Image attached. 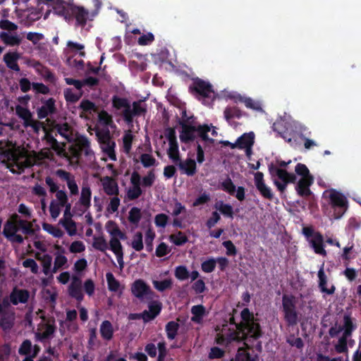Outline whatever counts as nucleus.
<instances>
[{
	"instance_id": "20e7f679",
	"label": "nucleus",
	"mask_w": 361,
	"mask_h": 361,
	"mask_svg": "<svg viewBox=\"0 0 361 361\" xmlns=\"http://www.w3.org/2000/svg\"><path fill=\"white\" fill-rule=\"evenodd\" d=\"M210 127L207 125H185L183 126V130H181L180 139L182 142L185 144L193 142L195 140V133H197L198 136L204 142L214 143V140L208 136V133L210 131Z\"/></svg>"
},
{
	"instance_id": "3c124183",
	"label": "nucleus",
	"mask_w": 361,
	"mask_h": 361,
	"mask_svg": "<svg viewBox=\"0 0 361 361\" xmlns=\"http://www.w3.org/2000/svg\"><path fill=\"white\" fill-rule=\"evenodd\" d=\"M168 155L172 161L175 164H177L178 161H180V159L178 143H174L172 145H169V148L168 149Z\"/></svg>"
},
{
	"instance_id": "39448f33",
	"label": "nucleus",
	"mask_w": 361,
	"mask_h": 361,
	"mask_svg": "<svg viewBox=\"0 0 361 361\" xmlns=\"http://www.w3.org/2000/svg\"><path fill=\"white\" fill-rule=\"evenodd\" d=\"M247 333L244 332L243 330H235L234 329H229L226 333H219L216 334L215 341L218 345L228 346L233 342L242 343L248 350L252 349L251 345H248L246 341H250L252 338L247 335Z\"/></svg>"
},
{
	"instance_id": "a19ab883",
	"label": "nucleus",
	"mask_w": 361,
	"mask_h": 361,
	"mask_svg": "<svg viewBox=\"0 0 361 361\" xmlns=\"http://www.w3.org/2000/svg\"><path fill=\"white\" fill-rule=\"evenodd\" d=\"M17 113L20 118L24 121V126L28 127L30 123L33 121L32 114L29 109L25 108L19 107L17 109Z\"/></svg>"
},
{
	"instance_id": "f8f14e48",
	"label": "nucleus",
	"mask_w": 361,
	"mask_h": 361,
	"mask_svg": "<svg viewBox=\"0 0 361 361\" xmlns=\"http://www.w3.org/2000/svg\"><path fill=\"white\" fill-rule=\"evenodd\" d=\"M56 175L62 180L66 181L67 186L71 195H78L79 188L75 180L74 176H73L70 172H68L63 169L56 170Z\"/></svg>"
},
{
	"instance_id": "9d476101",
	"label": "nucleus",
	"mask_w": 361,
	"mask_h": 361,
	"mask_svg": "<svg viewBox=\"0 0 361 361\" xmlns=\"http://www.w3.org/2000/svg\"><path fill=\"white\" fill-rule=\"evenodd\" d=\"M189 92L198 99L211 98L214 94L212 85L199 78L193 80L189 86Z\"/></svg>"
},
{
	"instance_id": "de8ad7c7",
	"label": "nucleus",
	"mask_w": 361,
	"mask_h": 361,
	"mask_svg": "<svg viewBox=\"0 0 361 361\" xmlns=\"http://www.w3.org/2000/svg\"><path fill=\"white\" fill-rule=\"evenodd\" d=\"M79 108L84 113L92 114L97 110L95 104L89 99H82L80 104Z\"/></svg>"
},
{
	"instance_id": "1a4fd4ad",
	"label": "nucleus",
	"mask_w": 361,
	"mask_h": 361,
	"mask_svg": "<svg viewBox=\"0 0 361 361\" xmlns=\"http://www.w3.org/2000/svg\"><path fill=\"white\" fill-rule=\"evenodd\" d=\"M282 310L284 319L288 326L297 324L298 313L296 310L295 299L292 295L284 294L282 297Z\"/></svg>"
},
{
	"instance_id": "bb28decb",
	"label": "nucleus",
	"mask_w": 361,
	"mask_h": 361,
	"mask_svg": "<svg viewBox=\"0 0 361 361\" xmlns=\"http://www.w3.org/2000/svg\"><path fill=\"white\" fill-rule=\"evenodd\" d=\"M91 196L92 192L90 188L82 187L80 197L79 199V203L85 207V209L82 211V214H83L91 206Z\"/></svg>"
},
{
	"instance_id": "bf43d9fd",
	"label": "nucleus",
	"mask_w": 361,
	"mask_h": 361,
	"mask_svg": "<svg viewBox=\"0 0 361 361\" xmlns=\"http://www.w3.org/2000/svg\"><path fill=\"white\" fill-rule=\"evenodd\" d=\"M216 261L214 258H209L201 264V269L204 273H212L216 268Z\"/></svg>"
},
{
	"instance_id": "680f3d73",
	"label": "nucleus",
	"mask_w": 361,
	"mask_h": 361,
	"mask_svg": "<svg viewBox=\"0 0 361 361\" xmlns=\"http://www.w3.org/2000/svg\"><path fill=\"white\" fill-rule=\"evenodd\" d=\"M140 161L144 167L149 168L150 166H152L156 163L155 158L147 153H144L140 155Z\"/></svg>"
},
{
	"instance_id": "b1692460",
	"label": "nucleus",
	"mask_w": 361,
	"mask_h": 361,
	"mask_svg": "<svg viewBox=\"0 0 361 361\" xmlns=\"http://www.w3.org/2000/svg\"><path fill=\"white\" fill-rule=\"evenodd\" d=\"M111 250L116 255L118 262L121 267L123 266V247L118 238L111 237L109 242Z\"/></svg>"
},
{
	"instance_id": "4c0bfd02",
	"label": "nucleus",
	"mask_w": 361,
	"mask_h": 361,
	"mask_svg": "<svg viewBox=\"0 0 361 361\" xmlns=\"http://www.w3.org/2000/svg\"><path fill=\"white\" fill-rule=\"evenodd\" d=\"M60 224L63 225L65 229L67 231L69 235L72 236L75 235L76 233V224L72 220L70 216L66 219H62L60 220Z\"/></svg>"
},
{
	"instance_id": "a211bd4d",
	"label": "nucleus",
	"mask_w": 361,
	"mask_h": 361,
	"mask_svg": "<svg viewBox=\"0 0 361 361\" xmlns=\"http://www.w3.org/2000/svg\"><path fill=\"white\" fill-rule=\"evenodd\" d=\"M176 165L188 176H193L197 172V164L194 159L188 158L183 161L180 159Z\"/></svg>"
},
{
	"instance_id": "2f4dec72",
	"label": "nucleus",
	"mask_w": 361,
	"mask_h": 361,
	"mask_svg": "<svg viewBox=\"0 0 361 361\" xmlns=\"http://www.w3.org/2000/svg\"><path fill=\"white\" fill-rule=\"evenodd\" d=\"M106 229L109 234L114 238H119V239L125 240L126 235L125 233L122 232L116 222L114 221H108L106 224Z\"/></svg>"
},
{
	"instance_id": "79ce46f5",
	"label": "nucleus",
	"mask_w": 361,
	"mask_h": 361,
	"mask_svg": "<svg viewBox=\"0 0 361 361\" xmlns=\"http://www.w3.org/2000/svg\"><path fill=\"white\" fill-rule=\"evenodd\" d=\"M64 97L67 102L75 103L82 96L83 92L74 93L71 88H67L64 90Z\"/></svg>"
},
{
	"instance_id": "7c9ffc66",
	"label": "nucleus",
	"mask_w": 361,
	"mask_h": 361,
	"mask_svg": "<svg viewBox=\"0 0 361 361\" xmlns=\"http://www.w3.org/2000/svg\"><path fill=\"white\" fill-rule=\"evenodd\" d=\"M245 114L237 106H227L224 111V118L228 122L233 118H240Z\"/></svg>"
},
{
	"instance_id": "dca6fc26",
	"label": "nucleus",
	"mask_w": 361,
	"mask_h": 361,
	"mask_svg": "<svg viewBox=\"0 0 361 361\" xmlns=\"http://www.w3.org/2000/svg\"><path fill=\"white\" fill-rule=\"evenodd\" d=\"M30 298V293L26 289L13 288L10 294L11 302L17 305L18 303H26Z\"/></svg>"
},
{
	"instance_id": "a18cd8bd",
	"label": "nucleus",
	"mask_w": 361,
	"mask_h": 361,
	"mask_svg": "<svg viewBox=\"0 0 361 361\" xmlns=\"http://www.w3.org/2000/svg\"><path fill=\"white\" fill-rule=\"evenodd\" d=\"M256 188L264 199L270 201L274 199V193L272 192L271 188L267 185L265 183L257 186Z\"/></svg>"
},
{
	"instance_id": "c9c22d12",
	"label": "nucleus",
	"mask_w": 361,
	"mask_h": 361,
	"mask_svg": "<svg viewBox=\"0 0 361 361\" xmlns=\"http://www.w3.org/2000/svg\"><path fill=\"white\" fill-rule=\"evenodd\" d=\"M169 240L176 246H182L188 241L187 235L182 231H178L169 236Z\"/></svg>"
},
{
	"instance_id": "4d7b16f0",
	"label": "nucleus",
	"mask_w": 361,
	"mask_h": 361,
	"mask_svg": "<svg viewBox=\"0 0 361 361\" xmlns=\"http://www.w3.org/2000/svg\"><path fill=\"white\" fill-rule=\"evenodd\" d=\"M175 276L180 281H184L190 276L189 271L185 266L180 265L176 267Z\"/></svg>"
},
{
	"instance_id": "7ed1b4c3",
	"label": "nucleus",
	"mask_w": 361,
	"mask_h": 361,
	"mask_svg": "<svg viewBox=\"0 0 361 361\" xmlns=\"http://www.w3.org/2000/svg\"><path fill=\"white\" fill-rule=\"evenodd\" d=\"M242 321L237 324L238 330L247 333L252 340H257L262 336V330L258 319L254 317L248 308H244L240 312Z\"/></svg>"
},
{
	"instance_id": "0e129e2a",
	"label": "nucleus",
	"mask_w": 361,
	"mask_h": 361,
	"mask_svg": "<svg viewBox=\"0 0 361 361\" xmlns=\"http://www.w3.org/2000/svg\"><path fill=\"white\" fill-rule=\"evenodd\" d=\"M295 171L298 176H300L301 178H307L310 177H313L310 174V171H309L308 168L307 167V166L304 164L298 163L295 166Z\"/></svg>"
},
{
	"instance_id": "ea45409f",
	"label": "nucleus",
	"mask_w": 361,
	"mask_h": 361,
	"mask_svg": "<svg viewBox=\"0 0 361 361\" xmlns=\"http://www.w3.org/2000/svg\"><path fill=\"white\" fill-rule=\"evenodd\" d=\"M153 286L155 289L159 292H164L167 289L172 288L173 281L171 279H166L163 281H153Z\"/></svg>"
},
{
	"instance_id": "c756f323",
	"label": "nucleus",
	"mask_w": 361,
	"mask_h": 361,
	"mask_svg": "<svg viewBox=\"0 0 361 361\" xmlns=\"http://www.w3.org/2000/svg\"><path fill=\"white\" fill-rule=\"evenodd\" d=\"M75 145L81 149L84 152L85 156H89L93 153L90 148V142L85 135H79L76 138Z\"/></svg>"
},
{
	"instance_id": "f03ea898",
	"label": "nucleus",
	"mask_w": 361,
	"mask_h": 361,
	"mask_svg": "<svg viewBox=\"0 0 361 361\" xmlns=\"http://www.w3.org/2000/svg\"><path fill=\"white\" fill-rule=\"evenodd\" d=\"M112 106L116 110H121V115L125 122L130 125L133 123L135 117L144 116L147 113L146 104L142 100L133 102L130 104L127 98L120 97L116 95L112 97Z\"/></svg>"
},
{
	"instance_id": "09e8293b",
	"label": "nucleus",
	"mask_w": 361,
	"mask_h": 361,
	"mask_svg": "<svg viewBox=\"0 0 361 361\" xmlns=\"http://www.w3.org/2000/svg\"><path fill=\"white\" fill-rule=\"evenodd\" d=\"M106 279L109 290L110 291L116 292L120 287V283L115 279L114 274L111 272L106 273Z\"/></svg>"
},
{
	"instance_id": "5701e85b",
	"label": "nucleus",
	"mask_w": 361,
	"mask_h": 361,
	"mask_svg": "<svg viewBox=\"0 0 361 361\" xmlns=\"http://www.w3.org/2000/svg\"><path fill=\"white\" fill-rule=\"evenodd\" d=\"M254 138L255 135L252 132L243 134L236 140L238 148L245 149L247 152H248L254 144Z\"/></svg>"
},
{
	"instance_id": "0eeeda50",
	"label": "nucleus",
	"mask_w": 361,
	"mask_h": 361,
	"mask_svg": "<svg viewBox=\"0 0 361 361\" xmlns=\"http://www.w3.org/2000/svg\"><path fill=\"white\" fill-rule=\"evenodd\" d=\"M329 204L333 210L332 217L335 219H341L348 207L346 197L343 193L334 189L330 191Z\"/></svg>"
},
{
	"instance_id": "6e6d98bb",
	"label": "nucleus",
	"mask_w": 361,
	"mask_h": 361,
	"mask_svg": "<svg viewBox=\"0 0 361 361\" xmlns=\"http://www.w3.org/2000/svg\"><path fill=\"white\" fill-rule=\"evenodd\" d=\"M133 140V135L130 133V131H128V133H125V135L123 137V151L128 154L132 148V144Z\"/></svg>"
},
{
	"instance_id": "c85d7f7f",
	"label": "nucleus",
	"mask_w": 361,
	"mask_h": 361,
	"mask_svg": "<svg viewBox=\"0 0 361 361\" xmlns=\"http://www.w3.org/2000/svg\"><path fill=\"white\" fill-rule=\"evenodd\" d=\"M206 309L202 305H194L191 308L192 317L191 321L196 324H201L204 316L205 315Z\"/></svg>"
},
{
	"instance_id": "c03bdc74",
	"label": "nucleus",
	"mask_w": 361,
	"mask_h": 361,
	"mask_svg": "<svg viewBox=\"0 0 361 361\" xmlns=\"http://www.w3.org/2000/svg\"><path fill=\"white\" fill-rule=\"evenodd\" d=\"M142 193L143 191L141 188V186H132L127 190L126 197L128 200H135L139 198Z\"/></svg>"
},
{
	"instance_id": "13d9d810",
	"label": "nucleus",
	"mask_w": 361,
	"mask_h": 361,
	"mask_svg": "<svg viewBox=\"0 0 361 361\" xmlns=\"http://www.w3.org/2000/svg\"><path fill=\"white\" fill-rule=\"evenodd\" d=\"M155 238V233L149 228L145 233V245L147 252H152L153 250V240Z\"/></svg>"
},
{
	"instance_id": "72a5a7b5",
	"label": "nucleus",
	"mask_w": 361,
	"mask_h": 361,
	"mask_svg": "<svg viewBox=\"0 0 361 361\" xmlns=\"http://www.w3.org/2000/svg\"><path fill=\"white\" fill-rule=\"evenodd\" d=\"M103 152L107 154V156L109 157L111 160L116 161V152L114 150V148L116 147V143L111 138L109 140L106 142H105L103 145H101Z\"/></svg>"
},
{
	"instance_id": "cd10ccee",
	"label": "nucleus",
	"mask_w": 361,
	"mask_h": 361,
	"mask_svg": "<svg viewBox=\"0 0 361 361\" xmlns=\"http://www.w3.org/2000/svg\"><path fill=\"white\" fill-rule=\"evenodd\" d=\"M99 332L103 339L106 341L111 340L114 336L112 324L108 320H104L100 325Z\"/></svg>"
},
{
	"instance_id": "4be33fe9",
	"label": "nucleus",
	"mask_w": 361,
	"mask_h": 361,
	"mask_svg": "<svg viewBox=\"0 0 361 361\" xmlns=\"http://www.w3.org/2000/svg\"><path fill=\"white\" fill-rule=\"evenodd\" d=\"M318 278H319V288L322 293H325L328 295H333L335 292L336 288L334 285L331 286V288H326L327 284V277L325 274L324 269V264L321 266L319 270L318 271Z\"/></svg>"
},
{
	"instance_id": "473e14b6",
	"label": "nucleus",
	"mask_w": 361,
	"mask_h": 361,
	"mask_svg": "<svg viewBox=\"0 0 361 361\" xmlns=\"http://www.w3.org/2000/svg\"><path fill=\"white\" fill-rule=\"evenodd\" d=\"M214 208L224 216L233 219V209L231 204H226L223 201H218L215 203Z\"/></svg>"
},
{
	"instance_id": "ddd939ff",
	"label": "nucleus",
	"mask_w": 361,
	"mask_h": 361,
	"mask_svg": "<svg viewBox=\"0 0 361 361\" xmlns=\"http://www.w3.org/2000/svg\"><path fill=\"white\" fill-rule=\"evenodd\" d=\"M68 291L70 297L75 299L79 303L82 302L84 295L82 291V281L78 276H73Z\"/></svg>"
},
{
	"instance_id": "a878e982",
	"label": "nucleus",
	"mask_w": 361,
	"mask_h": 361,
	"mask_svg": "<svg viewBox=\"0 0 361 361\" xmlns=\"http://www.w3.org/2000/svg\"><path fill=\"white\" fill-rule=\"evenodd\" d=\"M44 327L45 330L42 333L35 334L37 339L40 341L49 338L55 333L56 326L54 318H52L49 323L46 324Z\"/></svg>"
},
{
	"instance_id": "8fccbe9b",
	"label": "nucleus",
	"mask_w": 361,
	"mask_h": 361,
	"mask_svg": "<svg viewBox=\"0 0 361 361\" xmlns=\"http://www.w3.org/2000/svg\"><path fill=\"white\" fill-rule=\"evenodd\" d=\"M16 223L13 220H8L4 226L3 235L6 237L9 235L16 233L18 231V228L16 226Z\"/></svg>"
},
{
	"instance_id": "423d86ee",
	"label": "nucleus",
	"mask_w": 361,
	"mask_h": 361,
	"mask_svg": "<svg viewBox=\"0 0 361 361\" xmlns=\"http://www.w3.org/2000/svg\"><path fill=\"white\" fill-rule=\"evenodd\" d=\"M269 171L272 176L276 175L281 180L274 179V184L281 193L285 192L288 183H295L297 179L294 173H288L286 169L277 168L273 164L269 165Z\"/></svg>"
},
{
	"instance_id": "9b49d317",
	"label": "nucleus",
	"mask_w": 361,
	"mask_h": 361,
	"mask_svg": "<svg viewBox=\"0 0 361 361\" xmlns=\"http://www.w3.org/2000/svg\"><path fill=\"white\" fill-rule=\"evenodd\" d=\"M15 312L4 309L0 305V328L4 332H9L15 324Z\"/></svg>"
},
{
	"instance_id": "69168bd1",
	"label": "nucleus",
	"mask_w": 361,
	"mask_h": 361,
	"mask_svg": "<svg viewBox=\"0 0 361 361\" xmlns=\"http://www.w3.org/2000/svg\"><path fill=\"white\" fill-rule=\"evenodd\" d=\"M18 25L8 20H0V28L3 30L8 31L7 32H15L18 29Z\"/></svg>"
},
{
	"instance_id": "49530a36",
	"label": "nucleus",
	"mask_w": 361,
	"mask_h": 361,
	"mask_svg": "<svg viewBox=\"0 0 361 361\" xmlns=\"http://www.w3.org/2000/svg\"><path fill=\"white\" fill-rule=\"evenodd\" d=\"M142 218L141 210L138 207H134L130 209L128 215V221L135 225H137Z\"/></svg>"
},
{
	"instance_id": "338daca9",
	"label": "nucleus",
	"mask_w": 361,
	"mask_h": 361,
	"mask_svg": "<svg viewBox=\"0 0 361 361\" xmlns=\"http://www.w3.org/2000/svg\"><path fill=\"white\" fill-rule=\"evenodd\" d=\"M32 87L36 94H47L49 93V88L42 82H32Z\"/></svg>"
},
{
	"instance_id": "e2e57ef3",
	"label": "nucleus",
	"mask_w": 361,
	"mask_h": 361,
	"mask_svg": "<svg viewBox=\"0 0 361 361\" xmlns=\"http://www.w3.org/2000/svg\"><path fill=\"white\" fill-rule=\"evenodd\" d=\"M155 173L154 170H150L147 172V174L142 178V185L145 188H149L152 186L155 180Z\"/></svg>"
},
{
	"instance_id": "052dcab7",
	"label": "nucleus",
	"mask_w": 361,
	"mask_h": 361,
	"mask_svg": "<svg viewBox=\"0 0 361 361\" xmlns=\"http://www.w3.org/2000/svg\"><path fill=\"white\" fill-rule=\"evenodd\" d=\"M52 263V257L49 254H45L42 257V264L43 267V273L47 276L51 274V267Z\"/></svg>"
},
{
	"instance_id": "58836bf2",
	"label": "nucleus",
	"mask_w": 361,
	"mask_h": 361,
	"mask_svg": "<svg viewBox=\"0 0 361 361\" xmlns=\"http://www.w3.org/2000/svg\"><path fill=\"white\" fill-rule=\"evenodd\" d=\"M343 333L352 335L353 331L356 329V325L353 324L350 315L345 314L343 317V325L341 326Z\"/></svg>"
},
{
	"instance_id": "f704fd0d",
	"label": "nucleus",
	"mask_w": 361,
	"mask_h": 361,
	"mask_svg": "<svg viewBox=\"0 0 361 361\" xmlns=\"http://www.w3.org/2000/svg\"><path fill=\"white\" fill-rule=\"evenodd\" d=\"M43 128L45 131V135L44 136V140H46L47 144L51 147V148L54 151H59L61 149V147L59 142L53 136L51 131H49L44 126Z\"/></svg>"
},
{
	"instance_id": "5fc2aeb1",
	"label": "nucleus",
	"mask_w": 361,
	"mask_h": 361,
	"mask_svg": "<svg viewBox=\"0 0 361 361\" xmlns=\"http://www.w3.org/2000/svg\"><path fill=\"white\" fill-rule=\"evenodd\" d=\"M92 246L94 249L101 252H105L108 249V245L104 237H94Z\"/></svg>"
},
{
	"instance_id": "f257e3e1",
	"label": "nucleus",
	"mask_w": 361,
	"mask_h": 361,
	"mask_svg": "<svg viewBox=\"0 0 361 361\" xmlns=\"http://www.w3.org/2000/svg\"><path fill=\"white\" fill-rule=\"evenodd\" d=\"M40 2L52 7L55 15L63 18L67 23L75 20L76 26L85 27L89 16V11L83 6H76L73 0H39Z\"/></svg>"
},
{
	"instance_id": "e433bc0d",
	"label": "nucleus",
	"mask_w": 361,
	"mask_h": 361,
	"mask_svg": "<svg viewBox=\"0 0 361 361\" xmlns=\"http://www.w3.org/2000/svg\"><path fill=\"white\" fill-rule=\"evenodd\" d=\"M165 329L167 338L169 340H173L178 334V331L179 329V324L178 323L174 321L169 322L166 325Z\"/></svg>"
},
{
	"instance_id": "f3484780",
	"label": "nucleus",
	"mask_w": 361,
	"mask_h": 361,
	"mask_svg": "<svg viewBox=\"0 0 361 361\" xmlns=\"http://www.w3.org/2000/svg\"><path fill=\"white\" fill-rule=\"evenodd\" d=\"M314 178H301L298 182L295 190L301 197H308L311 195L310 186L313 183Z\"/></svg>"
},
{
	"instance_id": "412c9836",
	"label": "nucleus",
	"mask_w": 361,
	"mask_h": 361,
	"mask_svg": "<svg viewBox=\"0 0 361 361\" xmlns=\"http://www.w3.org/2000/svg\"><path fill=\"white\" fill-rule=\"evenodd\" d=\"M53 128L56 130L57 133L68 142L73 140V128L67 122L55 123L53 126Z\"/></svg>"
},
{
	"instance_id": "4468645a",
	"label": "nucleus",
	"mask_w": 361,
	"mask_h": 361,
	"mask_svg": "<svg viewBox=\"0 0 361 361\" xmlns=\"http://www.w3.org/2000/svg\"><path fill=\"white\" fill-rule=\"evenodd\" d=\"M131 292L134 296L139 299H142L152 293L150 287L142 279L135 280L132 286Z\"/></svg>"
},
{
	"instance_id": "2eb2a0df",
	"label": "nucleus",
	"mask_w": 361,
	"mask_h": 361,
	"mask_svg": "<svg viewBox=\"0 0 361 361\" xmlns=\"http://www.w3.org/2000/svg\"><path fill=\"white\" fill-rule=\"evenodd\" d=\"M43 105L37 109V114L39 119L47 118L49 115L55 114L56 108L55 105V99L52 97L42 101Z\"/></svg>"
},
{
	"instance_id": "393cba45",
	"label": "nucleus",
	"mask_w": 361,
	"mask_h": 361,
	"mask_svg": "<svg viewBox=\"0 0 361 361\" xmlns=\"http://www.w3.org/2000/svg\"><path fill=\"white\" fill-rule=\"evenodd\" d=\"M19 58L20 55L17 51L8 52L4 56V61L8 68L18 72L20 71V66L17 61Z\"/></svg>"
},
{
	"instance_id": "864d4df0",
	"label": "nucleus",
	"mask_w": 361,
	"mask_h": 361,
	"mask_svg": "<svg viewBox=\"0 0 361 361\" xmlns=\"http://www.w3.org/2000/svg\"><path fill=\"white\" fill-rule=\"evenodd\" d=\"M131 246L136 251H141L143 249L142 233L141 232H137L134 235Z\"/></svg>"
},
{
	"instance_id": "37998d69",
	"label": "nucleus",
	"mask_w": 361,
	"mask_h": 361,
	"mask_svg": "<svg viewBox=\"0 0 361 361\" xmlns=\"http://www.w3.org/2000/svg\"><path fill=\"white\" fill-rule=\"evenodd\" d=\"M221 188L231 195H233L236 190V187L230 177L227 178L221 183Z\"/></svg>"
},
{
	"instance_id": "6ab92c4d",
	"label": "nucleus",
	"mask_w": 361,
	"mask_h": 361,
	"mask_svg": "<svg viewBox=\"0 0 361 361\" xmlns=\"http://www.w3.org/2000/svg\"><path fill=\"white\" fill-rule=\"evenodd\" d=\"M0 39L6 46L8 47H18L22 42V37L19 35L5 31L0 32Z\"/></svg>"
},
{
	"instance_id": "6e6552de",
	"label": "nucleus",
	"mask_w": 361,
	"mask_h": 361,
	"mask_svg": "<svg viewBox=\"0 0 361 361\" xmlns=\"http://www.w3.org/2000/svg\"><path fill=\"white\" fill-rule=\"evenodd\" d=\"M302 234L308 240L310 247L314 252L323 257H326L327 253L324 249V237L318 231H314L312 226H305L302 228Z\"/></svg>"
},
{
	"instance_id": "774afa93",
	"label": "nucleus",
	"mask_w": 361,
	"mask_h": 361,
	"mask_svg": "<svg viewBox=\"0 0 361 361\" xmlns=\"http://www.w3.org/2000/svg\"><path fill=\"white\" fill-rule=\"evenodd\" d=\"M32 350V343L30 340H25L18 349V353L21 355H27Z\"/></svg>"
},
{
	"instance_id": "603ef678",
	"label": "nucleus",
	"mask_w": 361,
	"mask_h": 361,
	"mask_svg": "<svg viewBox=\"0 0 361 361\" xmlns=\"http://www.w3.org/2000/svg\"><path fill=\"white\" fill-rule=\"evenodd\" d=\"M43 228L55 238H60L63 237L64 234L63 231L61 228L51 224H44Z\"/></svg>"
},
{
	"instance_id": "aec40b11",
	"label": "nucleus",
	"mask_w": 361,
	"mask_h": 361,
	"mask_svg": "<svg viewBox=\"0 0 361 361\" xmlns=\"http://www.w3.org/2000/svg\"><path fill=\"white\" fill-rule=\"evenodd\" d=\"M102 186L104 192L109 195L117 196L119 193L118 185L115 179L110 176H105L102 180Z\"/></svg>"
}]
</instances>
